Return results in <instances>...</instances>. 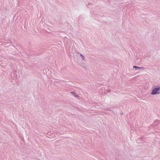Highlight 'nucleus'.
I'll list each match as a JSON object with an SVG mask.
<instances>
[{
  "mask_svg": "<svg viewBox=\"0 0 160 160\" xmlns=\"http://www.w3.org/2000/svg\"><path fill=\"white\" fill-rule=\"evenodd\" d=\"M160 93V88H156L154 89L152 91V94H155Z\"/></svg>",
  "mask_w": 160,
  "mask_h": 160,
  "instance_id": "obj_1",
  "label": "nucleus"
},
{
  "mask_svg": "<svg viewBox=\"0 0 160 160\" xmlns=\"http://www.w3.org/2000/svg\"><path fill=\"white\" fill-rule=\"evenodd\" d=\"M71 93L73 95H74L75 96V97H77V96L76 95V94L74 92H71Z\"/></svg>",
  "mask_w": 160,
  "mask_h": 160,
  "instance_id": "obj_3",
  "label": "nucleus"
},
{
  "mask_svg": "<svg viewBox=\"0 0 160 160\" xmlns=\"http://www.w3.org/2000/svg\"><path fill=\"white\" fill-rule=\"evenodd\" d=\"M81 56L82 57V59H84V57L83 56H82V55H81Z\"/></svg>",
  "mask_w": 160,
  "mask_h": 160,
  "instance_id": "obj_4",
  "label": "nucleus"
},
{
  "mask_svg": "<svg viewBox=\"0 0 160 160\" xmlns=\"http://www.w3.org/2000/svg\"><path fill=\"white\" fill-rule=\"evenodd\" d=\"M133 68H135L136 69H143L144 68L142 67H138L136 66H133Z\"/></svg>",
  "mask_w": 160,
  "mask_h": 160,
  "instance_id": "obj_2",
  "label": "nucleus"
}]
</instances>
